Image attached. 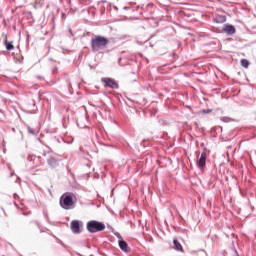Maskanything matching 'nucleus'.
I'll return each instance as SVG.
<instances>
[{
    "mask_svg": "<svg viewBox=\"0 0 256 256\" xmlns=\"http://www.w3.org/2000/svg\"><path fill=\"white\" fill-rule=\"evenodd\" d=\"M107 45H109V39L101 35H96L90 42V47L93 53L105 51V49H107Z\"/></svg>",
    "mask_w": 256,
    "mask_h": 256,
    "instance_id": "f257e3e1",
    "label": "nucleus"
},
{
    "mask_svg": "<svg viewBox=\"0 0 256 256\" xmlns=\"http://www.w3.org/2000/svg\"><path fill=\"white\" fill-rule=\"evenodd\" d=\"M75 202L73 201V194L66 192L60 197V207L65 210L73 209Z\"/></svg>",
    "mask_w": 256,
    "mask_h": 256,
    "instance_id": "f03ea898",
    "label": "nucleus"
},
{
    "mask_svg": "<svg viewBox=\"0 0 256 256\" xmlns=\"http://www.w3.org/2000/svg\"><path fill=\"white\" fill-rule=\"evenodd\" d=\"M86 229L89 233H99L101 231H105V223L97 220L88 221Z\"/></svg>",
    "mask_w": 256,
    "mask_h": 256,
    "instance_id": "7ed1b4c3",
    "label": "nucleus"
},
{
    "mask_svg": "<svg viewBox=\"0 0 256 256\" xmlns=\"http://www.w3.org/2000/svg\"><path fill=\"white\" fill-rule=\"evenodd\" d=\"M81 227H83V222L79 220H73L71 222V231L75 235H79V233H81Z\"/></svg>",
    "mask_w": 256,
    "mask_h": 256,
    "instance_id": "20e7f679",
    "label": "nucleus"
},
{
    "mask_svg": "<svg viewBox=\"0 0 256 256\" xmlns=\"http://www.w3.org/2000/svg\"><path fill=\"white\" fill-rule=\"evenodd\" d=\"M102 82L105 87H109L110 89H119V84L113 78H102Z\"/></svg>",
    "mask_w": 256,
    "mask_h": 256,
    "instance_id": "39448f33",
    "label": "nucleus"
},
{
    "mask_svg": "<svg viewBox=\"0 0 256 256\" xmlns=\"http://www.w3.org/2000/svg\"><path fill=\"white\" fill-rule=\"evenodd\" d=\"M207 163V148L204 149V151L202 152L198 162H197V166L203 170L205 169V165Z\"/></svg>",
    "mask_w": 256,
    "mask_h": 256,
    "instance_id": "423d86ee",
    "label": "nucleus"
},
{
    "mask_svg": "<svg viewBox=\"0 0 256 256\" xmlns=\"http://www.w3.org/2000/svg\"><path fill=\"white\" fill-rule=\"evenodd\" d=\"M222 31L226 33V35H235V33H237V29L231 24H225Z\"/></svg>",
    "mask_w": 256,
    "mask_h": 256,
    "instance_id": "0eeeda50",
    "label": "nucleus"
},
{
    "mask_svg": "<svg viewBox=\"0 0 256 256\" xmlns=\"http://www.w3.org/2000/svg\"><path fill=\"white\" fill-rule=\"evenodd\" d=\"M118 245L121 251H124V253H127V251H129V245L124 240H119Z\"/></svg>",
    "mask_w": 256,
    "mask_h": 256,
    "instance_id": "6e6552de",
    "label": "nucleus"
},
{
    "mask_svg": "<svg viewBox=\"0 0 256 256\" xmlns=\"http://www.w3.org/2000/svg\"><path fill=\"white\" fill-rule=\"evenodd\" d=\"M173 249H175V251H183V245H181V243L179 242V240H177V238L173 239Z\"/></svg>",
    "mask_w": 256,
    "mask_h": 256,
    "instance_id": "1a4fd4ad",
    "label": "nucleus"
},
{
    "mask_svg": "<svg viewBox=\"0 0 256 256\" xmlns=\"http://www.w3.org/2000/svg\"><path fill=\"white\" fill-rule=\"evenodd\" d=\"M225 21H227V18L223 15H218L214 18V23H225Z\"/></svg>",
    "mask_w": 256,
    "mask_h": 256,
    "instance_id": "9d476101",
    "label": "nucleus"
},
{
    "mask_svg": "<svg viewBox=\"0 0 256 256\" xmlns=\"http://www.w3.org/2000/svg\"><path fill=\"white\" fill-rule=\"evenodd\" d=\"M4 45L6 46L7 51H13V49H15V46H13V42L5 40Z\"/></svg>",
    "mask_w": 256,
    "mask_h": 256,
    "instance_id": "9b49d317",
    "label": "nucleus"
},
{
    "mask_svg": "<svg viewBox=\"0 0 256 256\" xmlns=\"http://www.w3.org/2000/svg\"><path fill=\"white\" fill-rule=\"evenodd\" d=\"M48 165H50V167H55V165H57V159H55L54 157H51L47 160Z\"/></svg>",
    "mask_w": 256,
    "mask_h": 256,
    "instance_id": "f8f14e48",
    "label": "nucleus"
},
{
    "mask_svg": "<svg viewBox=\"0 0 256 256\" xmlns=\"http://www.w3.org/2000/svg\"><path fill=\"white\" fill-rule=\"evenodd\" d=\"M240 63H241V66L244 67V69H249V65H250L249 60H247V59H242V60L240 61Z\"/></svg>",
    "mask_w": 256,
    "mask_h": 256,
    "instance_id": "ddd939ff",
    "label": "nucleus"
},
{
    "mask_svg": "<svg viewBox=\"0 0 256 256\" xmlns=\"http://www.w3.org/2000/svg\"><path fill=\"white\" fill-rule=\"evenodd\" d=\"M27 131L30 135H37V130L31 128L30 126H27Z\"/></svg>",
    "mask_w": 256,
    "mask_h": 256,
    "instance_id": "4468645a",
    "label": "nucleus"
},
{
    "mask_svg": "<svg viewBox=\"0 0 256 256\" xmlns=\"http://www.w3.org/2000/svg\"><path fill=\"white\" fill-rule=\"evenodd\" d=\"M213 111V109H204L202 110V113H204V115H207L209 113H211Z\"/></svg>",
    "mask_w": 256,
    "mask_h": 256,
    "instance_id": "2eb2a0df",
    "label": "nucleus"
},
{
    "mask_svg": "<svg viewBox=\"0 0 256 256\" xmlns=\"http://www.w3.org/2000/svg\"><path fill=\"white\" fill-rule=\"evenodd\" d=\"M221 121H225V123H228L229 122V118L228 117H223V118H221Z\"/></svg>",
    "mask_w": 256,
    "mask_h": 256,
    "instance_id": "dca6fc26",
    "label": "nucleus"
},
{
    "mask_svg": "<svg viewBox=\"0 0 256 256\" xmlns=\"http://www.w3.org/2000/svg\"><path fill=\"white\" fill-rule=\"evenodd\" d=\"M57 71H58V68H57V66H55V67L52 69V72H53V73H57Z\"/></svg>",
    "mask_w": 256,
    "mask_h": 256,
    "instance_id": "f3484780",
    "label": "nucleus"
},
{
    "mask_svg": "<svg viewBox=\"0 0 256 256\" xmlns=\"http://www.w3.org/2000/svg\"><path fill=\"white\" fill-rule=\"evenodd\" d=\"M118 239H121V234H117Z\"/></svg>",
    "mask_w": 256,
    "mask_h": 256,
    "instance_id": "a211bd4d",
    "label": "nucleus"
},
{
    "mask_svg": "<svg viewBox=\"0 0 256 256\" xmlns=\"http://www.w3.org/2000/svg\"><path fill=\"white\" fill-rule=\"evenodd\" d=\"M16 183H19V181H18V180H16Z\"/></svg>",
    "mask_w": 256,
    "mask_h": 256,
    "instance_id": "6ab92c4d",
    "label": "nucleus"
},
{
    "mask_svg": "<svg viewBox=\"0 0 256 256\" xmlns=\"http://www.w3.org/2000/svg\"><path fill=\"white\" fill-rule=\"evenodd\" d=\"M119 61H121V58L119 59Z\"/></svg>",
    "mask_w": 256,
    "mask_h": 256,
    "instance_id": "aec40b11",
    "label": "nucleus"
}]
</instances>
